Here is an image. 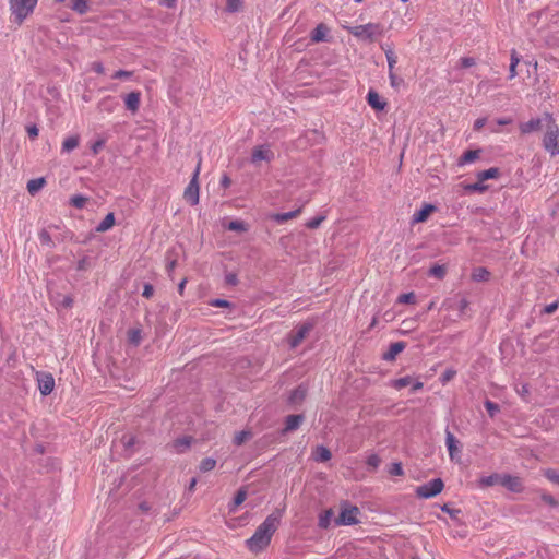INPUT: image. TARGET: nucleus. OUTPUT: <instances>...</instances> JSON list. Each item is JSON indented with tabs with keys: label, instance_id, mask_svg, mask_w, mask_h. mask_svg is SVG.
<instances>
[{
	"label": "nucleus",
	"instance_id": "nucleus-7",
	"mask_svg": "<svg viewBox=\"0 0 559 559\" xmlns=\"http://www.w3.org/2000/svg\"><path fill=\"white\" fill-rule=\"evenodd\" d=\"M200 165H201V162L198 163V166H197V168L194 170V174H193L189 185L187 186V188L185 189V192H183V198L191 205H197L199 203V182H198V177H199V173H200Z\"/></svg>",
	"mask_w": 559,
	"mask_h": 559
},
{
	"label": "nucleus",
	"instance_id": "nucleus-29",
	"mask_svg": "<svg viewBox=\"0 0 559 559\" xmlns=\"http://www.w3.org/2000/svg\"><path fill=\"white\" fill-rule=\"evenodd\" d=\"M45 182L44 178L32 179L27 182V191L34 195L44 187Z\"/></svg>",
	"mask_w": 559,
	"mask_h": 559
},
{
	"label": "nucleus",
	"instance_id": "nucleus-52",
	"mask_svg": "<svg viewBox=\"0 0 559 559\" xmlns=\"http://www.w3.org/2000/svg\"><path fill=\"white\" fill-rule=\"evenodd\" d=\"M105 139H98L97 141H95L91 146L93 154L97 155L100 152V150H103V147L105 146Z\"/></svg>",
	"mask_w": 559,
	"mask_h": 559
},
{
	"label": "nucleus",
	"instance_id": "nucleus-48",
	"mask_svg": "<svg viewBox=\"0 0 559 559\" xmlns=\"http://www.w3.org/2000/svg\"><path fill=\"white\" fill-rule=\"evenodd\" d=\"M325 219V216H317L306 223V227L309 229L318 228L321 223Z\"/></svg>",
	"mask_w": 559,
	"mask_h": 559
},
{
	"label": "nucleus",
	"instance_id": "nucleus-14",
	"mask_svg": "<svg viewBox=\"0 0 559 559\" xmlns=\"http://www.w3.org/2000/svg\"><path fill=\"white\" fill-rule=\"evenodd\" d=\"M141 93L135 91L126 95L124 104L126 108L131 112H136L140 108Z\"/></svg>",
	"mask_w": 559,
	"mask_h": 559
},
{
	"label": "nucleus",
	"instance_id": "nucleus-41",
	"mask_svg": "<svg viewBox=\"0 0 559 559\" xmlns=\"http://www.w3.org/2000/svg\"><path fill=\"white\" fill-rule=\"evenodd\" d=\"M228 230L247 231V225L242 221H231L227 225Z\"/></svg>",
	"mask_w": 559,
	"mask_h": 559
},
{
	"label": "nucleus",
	"instance_id": "nucleus-59",
	"mask_svg": "<svg viewBox=\"0 0 559 559\" xmlns=\"http://www.w3.org/2000/svg\"><path fill=\"white\" fill-rule=\"evenodd\" d=\"M154 294V287L151 284H145L143 287L142 296L145 298H151Z\"/></svg>",
	"mask_w": 559,
	"mask_h": 559
},
{
	"label": "nucleus",
	"instance_id": "nucleus-24",
	"mask_svg": "<svg viewBox=\"0 0 559 559\" xmlns=\"http://www.w3.org/2000/svg\"><path fill=\"white\" fill-rule=\"evenodd\" d=\"M128 342L133 346H139L142 341V330L140 328L130 329L128 331Z\"/></svg>",
	"mask_w": 559,
	"mask_h": 559
},
{
	"label": "nucleus",
	"instance_id": "nucleus-22",
	"mask_svg": "<svg viewBox=\"0 0 559 559\" xmlns=\"http://www.w3.org/2000/svg\"><path fill=\"white\" fill-rule=\"evenodd\" d=\"M115 225V215L114 213H108L104 219L97 225L96 231L105 233L109 230Z\"/></svg>",
	"mask_w": 559,
	"mask_h": 559
},
{
	"label": "nucleus",
	"instance_id": "nucleus-28",
	"mask_svg": "<svg viewBox=\"0 0 559 559\" xmlns=\"http://www.w3.org/2000/svg\"><path fill=\"white\" fill-rule=\"evenodd\" d=\"M501 476L502 475H499V474H491L489 476H484L479 479V486L485 488V487L493 486L496 484H500Z\"/></svg>",
	"mask_w": 559,
	"mask_h": 559
},
{
	"label": "nucleus",
	"instance_id": "nucleus-12",
	"mask_svg": "<svg viewBox=\"0 0 559 559\" xmlns=\"http://www.w3.org/2000/svg\"><path fill=\"white\" fill-rule=\"evenodd\" d=\"M304 420L305 416L301 414L288 415L285 419V427L283 428L282 433L286 435L290 431L297 430Z\"/></svg>",
	"mask_w": 559,
	"mask_h": 559
},
{
	"label": "nucleus",
	"instance_id": "nucleus-51",
	"mask_svg": "<svg viewBox=\"0 0 559 559\" xmlns=\"http://www.w3.org/2000/svg\"><path fill=\"white\" fill-rule=\"evenodd\" d=\"M516 392L521 395V397L525 402L530 401L528 397H530L531 391H530L528 384H522L520 388L516 389Z\"/></svg>",
	"mask_w": 559,
	"mask_h": 559
},
{
	"label": "nucleus",
	"instance_id": "nucleus-1",
	"mask_svg": "<svg viewBox=\"0 0 559 559\" xmlns=\"http://www.w3.org/2000/svg\"><path fill=\"white\" fill-rule=\"evenodd\" d=\"M284 513L283 509H276L258 526L254 534L247 540V546L252 552H260L269 546L272 535L277 530Z\"/></svg>",
	"mask_w": 559,
	"mask_h": 559
},
{
	"label": "nucleus",
	"instance_id": "nucleus-39",
	"mask_svg": "<svg viewBox=\"0 0 559 559\" xmlns=\"http://www.w3.org/2000/svg\"><path fill=\"white\" fill-rule=\"evenodd\" d=\"M384 52H385V57H386V60H388V66H389V71H394V67L397 62V57L396 55L394 53V51L392 49H384Z\"/></svg>",
	"mask_w": 559,
	"mask_h": 559
},
{
	"label": "nucleus",
	"instance_id": "nucleus-43",
	"mask_svg": "<svg viewBox=\"0 0 559 559\" xmlns=\"http://www.w3.org/2000/svg\"><path fill=\"white\" fill-rule=\"evenodd\" d=\"M251 437V432L249 431H239L235 435V438H234V443L237 444V445H241L242 443H245L249 438Z\"/></svg>",
	"mask_w": 559,
	"mask_h": 559
},
{
	"label": "nucleus",
	"instance_id": "nucleus-62",
	"mask_svg": "<svg viewBox=\"0 0 559 559\" xmlns=\"http://www.w3.org/2000/svg\"><path fill=\"white\" fill-rule=\"evenodd\" d=\"M211 306L213 307H229L230 306V302L225 300V299H214L210 302Z\"/></svg>",
	"mask_w": 559,
	"mask_h": 559
},
{
	"label": "nucleus",
	"instance_id": "nucleus-31",
	"mask_svg": "<svg viewBox=\"0 0 559 559\" xmlns=\"http://www.w3.org/2000/svg\"><path fill=\"white\" fill-rule=\"evenodd\" d=\"M499 173L500 171L498 168L492 167V168L479 171L477 174V179L484 182L485 180L497 178L499 176Z\"/></svg>",
	"mask_w": 559,
	"mask_h": 559
},
{
	"label": "nucleus",
	"instance_id": "nucleus-38",
	"mask_svg": "<svg viewBox=\"0 0 559 559\" xmlns=\"http://www.w3.org/2000/svg\"><path fill=\"white\" fill-rule=\"evenodd\" d=\"M412 380L413 379L409 376L399 378V379H395L392 381V386L395 388L396 390H401V389L409 385L412 383Z\"/></svg>",
	"mask_w": 559,
	"mask_h": 559
},
{
	"label": "nucleus",
	"instance_id": "nucleus-57",
	"mask_svg": "<svg viewBox=\"0 0 559 559\" xmlns=\"http://www.w3.org/2000/svg\"><path fill=\"white\" fill-rule=\"evenodd\" d=\"M558 306H559V300H556V301L547 305L543 311H544V313L551 314L558 309Z\"/></svg>",
	"mask_w": 559,
	"mask_h": 559
},
{
	"label": "nucleus",
	"instance_id": "nucleus-54",
	"mask_svg": "<svg viewBox=\"0 0 559 559\" xmlns=\"http://www.w3.org/2000/svg\"><path fill=\"white\" fill-rule=\"evenodd\" d=\"M241 0H227L226 8L229 12H236L241 7Z\"/></svg>",
	"mask_w": 559,
	"mask_h": 559
},
{
	"label": "nucleus",
	"instance_id": "nucleus-9",
	"mask_svg": "<svg viewBox=\"0 0 559 559\" xmlns=\"http://www.w3.org/2000/svg\"><path fill=\"white\" fill-rule=\"evenodd\" d=\"M313 329L312 323H304L299 325L296 331L289 334L288 343L292 348H296L307 337L310 331Z\"/></svg>",
	"mask_w": 559,
	"mask_h": 559
},
{
	"label": "nucleus",
	"instance_id": "nucleus-19",
	"mask_svg": "<svg viewBox=\"0 0 559 559\" xmlns=\"http://www.w3.org/2000/svg\"><path fill=\"white\" fill-rule=\"evenodd\" d=\"M367 102L376 110H383L386 105V103L381 100L380 95L373 90L368 92Z\"/></svg>",
	"mask_w": 559,
	"mask_h": 559
},
{
	"label": "nucleus",
	"instance_id": "nucleus-27",
	"mask_svg": "<svg viewBox=\"0 0 559 559\" xmlns=\"http://www.w3.org/2000/svg\"><path fill=\"white\" fill-rule=\"evenodd\" d=\"M333 515H334V512L332 509H328V510L323 511L319 515V522H318L319 527L326 530L331 524V519L333 518Z\"/></svg>",
	"mask_w": 559,
	"mask_h": 559
},
{
	"label": "nucleus",
	"instance_id": "nucleus-11",
	"mask_svg": "<svg viewBox=\"0 0 559 559\" xmlns=\"http://www.w3.org/2000/svg\"><path fill=\"white\" fill-rule=\"evenodd\" d=\"M38 388L43 395H49L55 388V379L50 373H41L38 377Z\"/></svg>",
	"mask_w": 559,
	"mask_h": 559
},
{
	"label": "nucleus",
	"instance_id": "nucleus-47",
	"mask_svg": "<svg viewBox=\"0 0 559 559\" xmlns=\"http://www.w3.org/2000/svg\"><path fill=\"white\" fill-rule=\"evenodd\" d=\"M389 473L392 476H402L404 474L402 464L399 462L392 463L390 465Z\"/></svg>",
	"mask_w": 559,
	"mask_h": 559
},
{
	"label": "nucleus",
	"instance_id": "nucleus-16",
	"mask_svg": "<svg viewBox=\"0 0 559 559\" xmlns=\"http://www.w3.org/2000/svg\"><path fill=\"white\" fill-rule=\"evenodd\" d=\"M307 396V388L302 384L298 385L295 390L292 391L288 403L292 405L301 404Z\"/></svg>",
	"mask_w": 559,
	"mask_h": 559
},
{
	"label": "nucleus",
	"instance_id": "nucleus-37",
	"mask_svg": "<svg viewBox=\"0 0 559 559\" xmlns=\"http://www.w3.org/2000/svg\"><path fill=\"white\" fill-rule=\"evenodd\" d=\"M464 189L467 192H484L487 190V186L478 180L477 182L465 185Z\"/></svg>",
	"mask_w": 559,
	"mask_h": 559
},
{
	"label": "nucleus",
	"instance_id": "nucleus-15",
	"mask_svg": "<svg viewBox=\"0 0 559 559\" xmlns=\"http://www.w3.org/2000/svg\"><path fill=\"white\" fill-rule=\"evenodd\" d=\"M406 347V344L404 342H395L392 343L388 349L382 356V358L386 361H393L396 356L402 353Z\"/></svg>",
	"mask_w": 559,
	"mask_h": 559
},
{
	"label": "nucleus",
	"instance_id": "nucleus-44",
	"mask_svg": "<svg viewBox=\"0 0 559 559\" xmlns=\"http://www.w3.org/2000/svg\"><path fill=\"white\" fill-rule=\"evenodd\" d=\"M114 99L111 97H107L99 103V108L100 110L111 112L114 110Z\"/></svg>",
	"mask_w": 559,
	"mask_h": 559
},
{
	"label": "nucleus",
	"instance_id": "nucleus-23",
	"mask_svg": "<svg viewBox=\"0 0 559 559\" xmlns=\"http://www.w3.org/2000/svg\"><path fill=\"white\" fill-rule=\"evenodd\" d=\"M480 152H481L480 150H469V151H466L460 157L459 165H464V164L473 163L474 160L479 158Z\"/></svg>",
	"mask_w": 559,
	"mask_h": 559
},
{
	"label": "nucleus",
	"instance_id": "nucleus-20",
	"mask_svg": "<svg viewBox=\"0 0 559 559\" xmlns=\"http://www.w3.org/2000/svg\"><path fill=\"white\" fill-rule=\"evenodd\" d=\"M328 27L324 24H319L311 33V40L314 43L325 41Z\"/></svg>",
	"mask_w": 559,
	"mask_h": 559
},
{
	"label": "nucleus",
	"instance_id": "nucleus-40",
	"mask_svg": "<svg viewBox=\"0 0 559 559\" xmlns=\"http://www.w3.org/2000/svg\"><path fill=\"white\" fill-rule=\"evenodd\" d=\"M86 201H87V198H85L81 194H75L70 198V204L76 209H83L84 205L86 204Z\"/></svg>",
	"mask_w": 559,
	"mask_h": 559
},
{
	"label": "nucleus",
	"instance_id": "nucleus-33",
	"mask_svg": "<svg viewBox=\"0 0 559 559\" xmlns=\"http://www.w3.org/2000/svg\"><path fill=\"white\" fill-rule=\"evenodd\" d=\"M69 7L80 14H84L87 11V3L85 0H72Z\"/></svg>",
	"mask_w": 559,
	"mask_h": 559
},
{
	"label": "nucleus",
	"instance_id": "nucleus-46",
	"mask_svg": "<svg viewBox=\"0 0 559 559\" xmlns=\"http://www.w3.org/2000/svg\"><path fill=\"white\" fill-rule=\"evenodd\" d=\"M39 240L43 245H46L48 247H51L53 245V241L51 239V236L49 233L45 229L40 230L38 234Z\"/></svg>",
	"mask_w": 559,
	"mask_h": 559
},
{
	"label": "nucleus",
	"instance_id": "nucleus-58",
	"mask_svg": "<svg viewBox=\"0 0 559 559\" xmlns=\"http://www.w3.org/2000/svg\"><path fill=\"white\" fill-rule=\"evenodd\" d=\"M132 75V72L126 70H118L112 74V79H128Z\"/></svg>",
	"mask_w": 559,
	"mask_h": 559
},
{
	"label": "nucleus",
	"instance_id": "nucleus-36",
	"mask_svg": "<svg viewBox=\"0 0 559 559\" xmlns=\"http://www.w3.org/2000/svg\"><path fill=\"white\" fill-rule=\"evenodd\" d=\"M247 498V490L245 488H240L234 498V506L230 508V511H234L237 507H239Z\"/></svg>",
	"mask_w": 559,
	"mask_h": 559
},
{
	"label": "nucleus",
	"instance_id": "nucleus-49",
	"mask_svg": "<svg viewBox=\"0 0 559 559\" xmlns=\"http://www.w3.org/2000/svg\"><path fill=\"white\" fill-rule=\"evenodd\" d=\"M485 407L489 414L490 417H493L498 412H499V406L498 404L487 400L485 402Z\"/></svg>",
	"mask_w": 559,
	"mask_h": 559
},
{
	"label": "nucleus",
	"instance_id": "nucleus-18",
	"mask_svg": "<svg viewBox=\"0 0 559 559\" xmlns=\"http://www.w3.org/2000/svg\"><path fill=\"white\" fill-rule=\"evenodd\" d=\"M436 211V206L432 204H425L418 212L413 216V223L426 222L429 215Z\"/></svg>",
	"mask_w": 559,
	"mask_h": 559
},
{
	"label": "nucleus",
	"instance_id": "nucleus-32",
	"mask_svg": "<svg viewBox=\"0 0 559 559\" xmlns=\"http://www.w3.org/2000/svg\"><path fill=\"white\" fill-rule=\"evenodd\" d=\"M192 442L191 437L179 438L174 442V447L178 452H183L185 449L189 448Z\"/></svg>",
	"mask_w": 559,
	"mask_h": 559
},
{
	"label": "nucleus",
	"instance_id": "nucleus-53",
	"mask_svg": "<svg viewBox=\"0 0 559 559\" xmlns=\"http://www.w3.org/2000/svg\"><path fill=\"white\" fill-rule=\"evenodd\" d=\"M456 374V371L455 370H452V369H447L440 377V380L443 384H445L447 382L451 381L454 376Z\"/></svg>",
	"mask_w": 559,
	"mask_h": 559
},
{
	"label": "nucleus",
	"instance_id": "nucleus-45",
	"mask_svg": "<svg viewBox=\"0 0 559 559\" xmlns=\"http://www.w3.org/2000/svg\"><path fill=\"white\" fill-rule=\"evenodd\" d=\"M121 443L123 444L124 450H131L132 447L135 444V437L132 435H124L121 438Z\"/></svg>",
	"mask_w": 559,
	"mask_h": 559
},
{
	"label": "nucleus",
	"instance_id": "nucleus-6",
	"mask_svg": "<svg viewBox=\"0 0 559 559\" xmlns=\"http://www.w3.org/2000/svg\"><path fill=\"white\" fill-rule=\"evenodd\" d=\"M444 484L441 478H435L416 488V495L419 498L428 499L437 496L442 491Z\"/></svg>",
	"mask_w": 559,
	"mask_h": 559
},
{
	"label": "nucleus",
	"instance_id": "nucleus-13",
	"mask_svg": "<svg viewBox=\"0 0 559 559\" xmlns=\"http://www.w3.org/2000/svg\"><path fill=\"white\" fill-rule=\"evenodd\" d=\"M500 485L512 492H520L523 489L520 478L511 475H502Z\"/></svg>",
	"mask_w": 559,
	"mask_h": 559
},
{
	"label": "nucleus",
	"instance_id": "nucleus-34",
	"mask_svg": "<svg viewBox=\"0 0 559 559\" xmlns=\"http://www.w3.org/2000/svg\"><path fill=\"white\" fill-rule=\"evenodd\" d=\"M447 273L444 265L436 264L429 270V275L438 280H442Z\"/></svg>",
	"mask_w": 559,
	"mask_h": 559
},
{
	"label": "nucleus",
	"instance_id": "nucleus-21",
	"mask_svg": "<svg viewBox=\"0 0 559 559\" xmlns=\"http://www.w3.org/2000/svg\"><path fill=\"white\" fill-rule=\"evenodd\" d=\"M331 456V451L324 445H318L313 452V457L318 462H326Z\"/></svg>",
	"mask_w": 559,
	"mask_h": 559
},
{
	"label": "nucleus",
	"instance_id": "nucleus-35",
	"mask_svg": "<svg viewBox=\"0 0 559 559\" xmlns=\"http://www.w3.org/2000/svg\"><path fill=\"white\" fill-rule=\"evenodd\" d=\"M215 466L216 461L212 457H206L201 461L199 468L202 473H206L214 469Z\"/></svg>",
	"mask_w": 559,
	"mask_h": 559
},
{
	"label": "nucleus",
	"instance_id": "nucleus-2",
	"mask_svg": "<svg viewBox=\"0 0 559 559\" xmlns=\"http://www.w3.org/2000/svg\"><path fill=\"white\" fill-rule=\"evenodd\" d=\"M345 28L348 31L349 34L355 36L357 39L368 43L374 41L384 33L383 25H381L380 23H367L357 26H346Z\"/></svg>",
	"mask_w": 559,
	"mask_h": 559
},
{
	"label": "nucleus",
	"instance_id": "nucleus-42",
	"mask_svg": "<svg viewBox=\"0 0 559 559\" xmlns=\"http://www.w3.org/2000/svg\"><path fill=\"white\" fill-rule=\"evenodd\" d=\"M544 476L551 483L559 485V472L554 468H548L544 472Z\"/></svg>",
	"mask_w": 559,
	"mask_h": 559
},
{
	"label": "nucleus",
	"instance_id": "nucleus-3",
	"mask_svg": "<svg viewBox=\"0 0 559 559\" xmlns=\"http://www.w3.org/2000/svg\"><path fill=\"white\" fill-rule=\"evenodd\" d=\"M37 0H10V9L20 25L34 11Z\"/></svg>",
	"mask_w": 559,
	"mask_h": 559
},
{
	"label": "nucleus",
	"instance_id": "nucleus-30",
	"mask_svg": "<svg viewBox=\"0 0 559 559\" xmlns=\"http://www.w3.org/2000/svg\"><path fill=\"white\" fill-rule=\"evenodd\" d=\"M79 143H80L79 135L69 136L62 143V151L71 152L79 146Z\"/></svg>",
	"mask_w": 559,
	"mask_h": 559
},
{
	"label": "nucleus",
	"instance_id": "nucleus-10",
	"mask_svg": "<svg viewBox=\"0 0 559 559\" xmlns=\"http://www.w3.org/2000/svg\"><path fill=\"white\" fill-rule=\"evenodd\" d=\"M274 159V153L270 145H258L253 147L251 154V163L259 165L261 162L270 163Z\"/></svg>",
	"mask_w": 559,
	"mask_h": 559
},
{
	"label": "nucleus",
	"instance_id": "nucleus-60",
	"mask_svg": "<svg viewBox=\"0 0 559 559\" xmlns=\"http://www.w3.org/2000/svg\"><path fill=\"white\" fill-rule=\"evenodd\" d=\"M26 131H27L28 136H29L32 140H34V139H36V138L38 136V132H39V130H38V128H37L35 124H33V126H28V127L26 128Z\"/></svg>",
	"mask_w": 559,
	"mask_h": 559
},
{
	"label": "nucleus",
	"instance_id": "nucleus-56",
	"mask_svg": "<svg viewBox=\"0 0 559 559\" xmlns=\"http://www.w3.org/2000/svg\"><path fill=\"white\" fill-rule=\"evenodd\" d=\"M460 63L462 68H471L475 66V59L471 57H463L460 59Z\"/></svg>",
	"mask_w": 559,
	"mask_h": 559
},
{
	"label": "nucleus",
	"instance_id": "nucleus-25",
	"mask_svg": "<svg viewBox=\"0 0 559 559\" xmlns=\"http://www.w3.org/2000/svg\"><path fill=\"white\" fill-rule=\"evenodd\" d=\"M301 212V209H297L295 211H290V212H286V213H277L275 215H273V219L276 221L277 223H285L289 219H293L295 217H297Z\"/></svg>",
	"mask_w": 559,
	"mask_h": 559
},
{
	"label": "nucleus",
	"instance_id": "nucleus-61",
	"mask_svg": "<svg viewBox=\"0 0 559 559\" xmlns=\"http://www.w3.org/2000/svg\"><path fill=\"white\" fill-rule=\"evenodd\" d=\"M542 499H543V501H545L549 506H552V507L558 506V501L551 495L543 493L542 495Z\"/></svg>",
	"mask_w": 559,
	"mask_h": 559
},
{
	"label": "nucleus",
	"instance_id": "nucleus-50",
	"mask_svg": "<svg viewBox=\"0 0 559 559\" xmlns=\"http://www.w3.org/2000/svg\"><path fill=\"white\" fill-rule=\"evenodd\" d=\"M416 296L414 293H406L399 296V302L401 304H414Z\"/></svg>",
	"mask_w": 559,
	"mask_h": 559
},
{
	"label": "nucleus",
	"instance_id": "nucleus-55",
	"mask_svg": "<svg viewBox=\"0 0 559 559\" xmlns=\"http://www.w3.org/2000/svg\"><path fill=\"white\" fill-rule=\"evenodd\" d=\"M380 462H381L380 457L376 454H372L367 459L368 466H370L372 468H377L380 465Z\"/></svg>",
	"mask_w": 559,
	"mask_h": 559
},
{
	"label": "nucleus",
	"instance_id": "nucleus-8",
	"mask_svg": "<svg viewBox=\"0 0 559 559\" xmlns=\"http://www.w3.org/2000/svg\"><path fill=\"white\" fill-rule=\"evenodd\" d=\"M552 117L549 114H545L543 118L531 119L527 122H523L520 124V130L522 133H531L534 131H538L543 128V126L548 127L552 124Z\"/></svg>",
	"mask_w": 559,
	"mask_h": 559
},
{
	"label": "nucleus",
	"instance_id": "nucleus-63",
	"mask_svg": "<svg viewBox=\"0 0 559 559\" xmlns=\"http://www.w3.org/2000/svg\"><path fill=\"white\" fill-rule=\"evenodd\" d=\"M389 78L392 86H399L402 80L397 78L394 71H389Z\"/></svg>",
	"mask_w": 559,
	"mask_h": 559
},
{
	"label": "nucleus",
	"instance_id": "nucleus-26",
	"mask_svg": "<svg viewBox=\"0 0 559 559\" xmlns=\"http://www.w3.org/2000/svg\"><path fill=\"white\" fill-rule=\"evenodd\" d=\"M475 282H487L490 278V272L486 267H476L472 273Z\"/></svg>",
	"mask_w": 559,
	"mask_h": 559
},
{
	"label": "nucleus",
	"instance_id": "nucleus-17",
	"mask_svg": "<svg viewBox=\"0 0 559 559\" xmlns=\"http://www.w3.org/2000/svg\"><path fill=\"white\" fill-rule=\"evenodd\" d=\"M445 444L449 451V456L453 461L455 460L456 453H460L457 448V440L455 439L454 435L447 430L445 431Z\"/></svg>",
	"mask_w": 559,
	"mask_h": 559
},
{
	"label": "nucleus",
	"instance_id": "nucleus-4",
	"mask_svg": "<svg viewBox=\"0 0 559 559\" xmlns=\"http://www.w3.org/2000/svg\"><path fill=\"white\" fill-rule=\"evenodd\" d=\"M360 511L356 506H349L347 502L342 503L340 515L334 520L335 525H355L360 521L358 519Z\"/></svg>",
	"mask_w": 559,
	"mask_h": 559
},
{
	"label": "nucleus",
	"instance_id": "nucleus-64",
	"mask_svg": "<svg viewBox=\"0 0 559 559\" xmlns=\"http://www.w3.org/2000/svg\"><path fill=\"white\" fill-rule=\"evenodd\" d=\"M487 119L486 118H478L474 122V130L479 131L486 124Z\"/></svg>",
	"mask_w": 559,
	"mask_h": 559
},
{
	"label": "nucleus",
	"instance_id": "nucleus-5",
	"mask_svg": "<svg viewBox=\"0 0 559 559\" xmlns=\"http://www.w3.org/2000/svg\"><path fill=\"white\" fill-rule=\"evenodd\" d=\"M544 147L551 155L559 154V130L554 120L552 124L547 127V131L544 136Z\"/></svg>",
	"mask_w": 559,
	"mask_h": 559
}]
</instances>
